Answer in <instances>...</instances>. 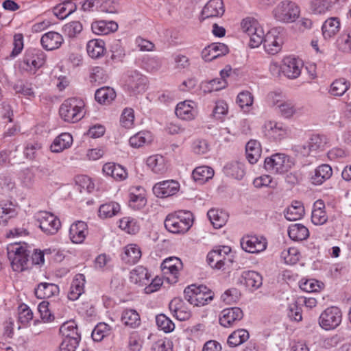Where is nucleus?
Returning <instances> with one entry per match:
<instances>
[{
	"instance_id": "f257e3e1",
	"label": "nucleus",
	"mask_w": 351,
	"mask_h": 351,
	"mask_svg": "<svg viewBox=\"0 0 351 351\" xmlns=\"http://www.w3.org/2000/svg\"><path fill=\"white\" fill-rule=\"evenodd\" d=\"M193 214L189 211L179 210L169 214L165 219L166 230L173 234H184L192 226Z\"/></svg>"
},
{
	"instance_id": "f03ea898",
	"label": "nucleus",
	"mask_w": 351,
	"mask_h": 351,
	"mask_svg": "<svg viewBox=\"0 0 351 351\" xmlns=\"http://www.w3.org/2000/svg\"><path fill=\"white\" fill-rule=\"evenodd\" d=\"M84 101L77 97L65 100L60 108V115L66 122L75 123L81 120L85 114Z\"/></svg>"
},
{
	"instance_id": "7ed1b4c3",
	"label": "nucleus",
	"mask_w": 351,
	"mask_h": 351,
	"mask_svg": "<svg viewBox=\"0 0 351 351\" xmlns=\"http://www.w3.org/2000/svg\"><path fill=\"white\" fill-rule=\"evenodd\" d=\"M272 16L276 21L282 23H293L300 16V8L295 2L284 0L274 7Z\"/></svg>"
},
{
	"instance_id": "20e7f679",
	"label": "nucleus",
	"mask_w": 351,
	"mask_h": 351,
	"mask_svg": "<svg viewBox=\"0 0 351 351\" xmlns=\"http://www.w3.org/2000/svg\"><path fill=\"white\" fill-rule=\"evenodd\" d=\"M184 296L191 304L202 306L213 299L214 294L206 286L193 284L184 289Z\"/></svg>"
},
{
	"instance_id": "39448f33",
	"label": "nucleus",
	"mask_w": 351,
	"mask_h": 351,
	"mask_svg": "<svg viewBox=\"0 0 351 351\" xmlns=\"http://www.w3.org/2000/svg\"><path fill=\"white\" fill-rule=\"evenodd\" d=\"M241 29L250 38L251 47H258L263 43L264 31L256 19L250 16L243 19L241 22Z\"/></svg>"
},
{
	"instance_id": "423d86ee",
	"label": "nucleus",
	"mask_w": 351,
	"mask_h": 351,
	"mask_svg": "<svg viewBox=\"0 0 351 351\" xmlns=\"http://www.w3.org/2000/svg\"><path fill=\"white\" fill-rule=\"evenodd\" d=\"M343 313L340 308L331 306L326 308L318 318L319 326L324 330L336 329L342 322Z\"/></svg>"
},
{
	"instance_id": "0eeeda50",
	"label": "nucleus",
	"mask_w": 351,
	"mask_h": 351,
	"mask_svg": "<svg viewBox=\"0 0 351 351\" xmlns=\"http://www.w3.org/2000/svg\"><path fill=\"white\" fill-rule=\"evenodd\" d=\"M285 32L281 27H276L269 30L263 36V46L265 51L271 55L279 53L284 43Z\"/></svg>"
},
{
	"instance_id": "6e6552de",
	"label": "nucleus",
	"mask_w": 351,
	"mask_h": 351,
	"mask_svg": "<svg viewBox=\"0 0 351 351\" xmlns=\"http://www.w3.org/2000/svg\"><path fill=\"white\" fill-rule=\"evenodd\" d=\"M292 166L290 158L284 154H275L265 159L264 167L267 171L273 174H282Z\"/></svg>"
},
{
	"instance_id": "1a4fd4ad",
	"label": "nucleus",
	"mask_w": 351,
	"mask_h": 351,
	"mask_svg": "<svg viewBox=\"0 0 351 351\" xmlns=\"http://www.w3.org/2000/svg\"><path fill=\"white\" fill-rule=\"evenodd\" d=\"M35 218L40 230L48 235L57 233L61 226L59 219L53 214L47 211L38 213Z\"/></svg>"
},
{
	"instance_id": "9d476101",
	"label": "nucleus",
	"mask_w": 351,
	"mask_h": 351,
	"mask_svg": "<svg viewBox=\"0 0 351 351\" xmlns=\"http://www.w3.org/2000/svg\"><path fill=\"white\" fill-rule=\"evenodd\" d=\"M9 256L14 271L21 272L28 268L29 252L26 247L18 244L12 246Z\"/></svg>"
},
{
	"instance_id": "9b49d317",
	"label": "nucleus",
	"mask_w": 351,
	"mask_h": 351,
	"mask_svg": "<svg viewBox=\"0 0 351 351\" xmlns=\"http://www.w3.org/2000/svg\"><path fill=\"white\" fill-rule=\"evenodd\" d=\"M240 245L247 253L259 254L267 249V240L262 235L247 234L241 239Z\"/></svg>"
},
{
	"instance_id": "f8f14e48",
	"label": "nucleus",
	"mask_w": 351,
	"mask_h": 351,
	"mask_svg": "<svg viewBox=\"0 0 351 351\" xmlns=\"http://www.w3.org/2000/svg\"><path fill=\"white\" fill-rule=\"evenodd\" d=\"M282 75L290 80L298 78L302 72L303 62L299 58L289 55L282 59Z\"/></svg>"
},
{
	"instance_id": "ddd939ff",
	"label": "nucleus",
	"mask_w": 351,
	"mask_h": 351,
	"mask_svg": "<svg viewBox=\"0 0 351 351\" xmlns=\"http://www.w3.org/2000/svg\"><path fill=\"white\" fill-rule=\"evenodd\" d=\"M147 81V77L137 71H128L124 76L125 86L134 94L145 91Z\"/></svg>"
},
{
	"instance_id": "4468645a",
	"label": "nucleus",
	"mask_w": 351,
	"mask_h": 351,
	"mask_svg": "<svg viewBox=\"0 0 351 351\" xmlns=\"http://www.w3.org/2000/svg\"><path fill=\"white\" fill-rule=\"evenodd\" d=\"M231 252L228 246L219 247L208 252L207 255V263L213 269H221L227 262L230 261L228 256Z\"/></svg>"
},
{
	"instance_id": "2eb2a0df",
	"label": "nucleus",
	"mask_w": 351,
	"mask_h": 351,
	"mask_svg": "<svg viewBox=\"0 0 351 351\" xmlns=\"http://www.w3.org/2000/svg\"><path fill=\"white\" fill-rule=\"evenodd\" d=\"M180 183L175 180H167L156 183L153 193L160 198H166L176 195L180 190Z\"/></svg>"
},
{
	"instance_id": "dca6fc26",
	"label": "nucleus",
	"mask_w": 351,
	"mask_h": 351,
	"mask_svg": "<svg viewBox=\"0 0 351 351\" xmlns=\"http://www.w3.org/2000/svg\"><path fill=\"white\" fill-rule=\"evenodd\" d=\"M264 135L272 141H280L287 135V128L282 123L267 121L263 127Z\"/></svg>"
},
{
	"instance_id": "f3484780",
	"label": "nucleus",
	"mask_w": 351,
	"mask_h": 351,
	"mask_svg": "<svg viewBox=\"0 0 351 351\" xmlns=\"http://www.w3.org/2000/svg\"><path fill=\"white\" fill-rule=\"evenodd\" d=\"M161 269L165 274L170 275L167 279L171 283H176L178 281L180 271L182 269V263L179 258L171 256L162 261Z\"/></svg>"
},
{
	"instance_id": "a211bd4d",
	"label": "nucleus",
	"mask_w": 351,
	"mask_h": 351,
	"mask_svg": "<svg viewBox=\"0 0 351 351\" xmlns=\"http://www.w3.org/2000/svg\"><path fill=\"white\" fill-rule=\"evenodd\" d=\"M45 62V53L36 49L27 50L23 60L24 64L26 66L25 69L30 72H35L44 64Z\"/></svg>"
},
{
	"instance_id": "6ab92c4d",
	"label": "nucleus",
	"mask_w": 351,
	"mask_h": 351,
	"mask_svg": "<svg viewBox=\"0 0 351 351\" xmlns=\"http://www.w3.org/2000/svg\"><path fill=\"white\" fill-rule=\"evenodd\" d=\"M176 116L182 120L191 121L198 114L197 104L192 100H185L179 102L175 110Z\"/></svg>"
},
{
	"instance_id": "aec40b11",
	"label": "nucleus",
	"mask_w": 351,
	"mask_h": 351,
	"mask_svg": "<svg viewBox=\"0 0 351 351\" xmlns=\"http://www.w3.org/2000/svg\"><path fill=\"white\" fill-rule=\"evenodd\" d=\"M243 317L242 310L238 307L223 309L219 315L220 324L226 328L231 327Z\"/></svg>"
},
{
	"instance_id": "412c9836",
	"label": "nucleus",
	"mask_w": 351,
	"mask_h": 351,
	"mask_svg": "<svg viewBox=\"0 0 351 351\" xmlns=\"http://www.w3.org/2000/svg\"><path fill=\"white\" fill-rule=\"evenodd\" d=\"M225 8L222 0H210L204 6L201 16L203 20L223 16Z\"/></svg>"
},
{
	"instance_id": "4be33fe9",
	"label": "nucleus",
	"mask_w": 351,
	"mask_h": 351,
	"mask_svg": "<svg viewBox=\"0 0 351 351\" xmlns=\"http://www.w3.org/2000/svg\"><path fill=\"white\" fill-rule=\"evenodd\" d=\"M228 53V47L221 43H213L206 46L202 51V58L206 62L212 61Z\"/></svg>"
},
{
	"instance_id": "5701e85b",
	"label": "nucleus",
	"mask_w": 351,
	"mask_h": 351,
	"mask_svg": "<svg viewBox=\"0 0 351 351\" xmlns=\"http://www.w3.org/2000/svg\"><path fill=\"white\" fill-rule=\"evenodd\" d=\"M88 233L87 224L82 221H77L71 225L69 237L72 243L81 244L84 241Z\"/></svg>"
},
{
	"instance_id": "b1692460",
	"label": "nucleus",
	"mask_w": 351,
	"mask_h": 351,
	"mask_svg": "<svg viewBox=\"0 0 351 351\" xmlns=\"http://www.w3.org/2000/svg\"><path fill=\"white\" fill-rule=\"evenodd\" d=\"M146 204L145 189L141 186L132 187L129 194V206L134 210H141L145 206Z\"/></svg>"
},
{
	"instance_id": "393cba45",
	"label": "nucleus",
	"mask_w": 351,
	"mask_h": 351,
	"mask_svg": "<svg viewBox=\"0 0 351 351\" xmlns=\"http://www.w3.org/2000/svg\"><path fill=\"white\" fill-rule=\"evenodd\" d=\"M169 307L173 316L180 321H186L191 316L190 310L179 298H173L170 302Z\"/></svg>"
},
{
	"instance_id": "a878e982",
	"label": "nucleus",
	"mask_w": 351,
	"mask_h": 351,
	"mask_svg": "<svg viewBox=\"0 0 351 351\" xmlns=\"http://www.w3.org/2000/svg\"><path fill=\"white\" fill-rule=\"evenodd\" d=\"M64 43L62 36L58 32L51 31L44 34L40 38L42 47L47 51L57 49Z\"/></svg>"
},
{
	"instance_id": "bb28decb",
	"label": "nucleus",
	"mask_w": 351,
	"mask_h": 351,
	"mask_svg": "<svg viewBox=\"0 0 351 351\" xmlns=\"http://www.w3.org/2000/svg\"><path fill=\"white\" fill-rule=\"evenodd\" d=\"M141 247L135 243H130L125 245L121 254V260L126 264H136L141 258Z\"/></svg>"
},
{
	"instance_id": "cd10ccee",
	"label": "nucleus",
	"mask_w": 351,
	"mask_h": 351,
	"mask_svg": "<svg viewBox=\"0 0 351 351\" xmlns=\"http://www.w3.org/2000/svg\"><path fill=\"white\" fill-rule=\"evenodd\" d=\"M240 282L248 289L254 291L261 287L263 284V278L261 275L256 271H244L242 272Z\"/></svg>"
},
{
	"instance_id": "c85d7f7f",
	"label": "nucleus",
	"mask_w": 351,
	"mask_h": 351,
	"mask_svg": "<svg viewBox=\"0 0 351 351\" xmlns=\"http://www.w3.org/2000/svg\"><path fill=\"white\" fill-rule=\"evenodd\" d=\"M104 174L112 177L113 179L121 181L128 177L126 169L120 165L114 162H107L104 165L102 168Z\"/></svg>"
},
{
	"instance_id": "c756f323",
	"label": "nucleus",
	"mask_w": 351,
	"mask_h": 351,
	"mask_svg": "<svg viewBox=\"0 0 351 351\" xmlns=\"http://www.w3.org/2000/svg\"><path fill=\"white\" fill-rule=\"evenodd\" d=\"M85 276L82 274H76L72 280L68 298L70 300L75 301L84 292Z\"/></svg>"
},
{
	"instance_id": "7c9ffc66",
	"label": "nucleus",
	"mask_w": 351,
	"mask_h": 351,
	"mask_svg": "<svg viewBox=\"0 0 351 351\" xmlns=\"http://www.w3.org/2000/svg\"><path fill=\"white\" fill-rule=\"evenodd\" d=\"M146 164L154 173L163 174L168 169L165 158L159 154H154L147 158Z\"/></svg>"
},
{
	"instance_id": "2f4dec72",
	"label": "nucleus",
	"mask_w": 351,
	"mask_h": 351,
	"mask_svg": "<svg viewBox=\"0 0 351 351\" xmlns=\"http://www.w3.org/2000/svg\"><path fill=\"white\" fill-rule=\"evenodd\" d=\"M341 22L338 17L327 19L322 26V36L324 39H330L335 36L340 30Z\"/></svg>"
},
{
	"instance_id": "473e14b6",
	"label": "nucleus",
	"mask_w": 351,
	"mask_h": 351,
	"mask_svg": "<svg viewBox=\"0 0 351 351\" xmlns=\"http://www.w3.org/2000/svg\"><path fill=\"white\" fill-rule=\"evenodd\" d=\"M328 220V215L325 210V204L322 200L316 201L312 208L311 221L316 226L323 225Z\"/></svg>"
},
{
	"instance_id": "72a5a7b5",
	"label": "nucleus",
	"mask_w": 351,
	"mask_h": 351,
	"mask_svg": "<svg viewBox=\"0 0 351 351\" xmlns=\"http://www.w3.org/2000/svg\"><path fill=\"white\" fill-rule=\"evenodd\" d=\"M118 29V24L112 21H96L92 23V32L97 35H107L114 32Z\"/></svg>"
},
{
	"instance_id": "f704fd0d",
	"label": "nucleus",
	"mask_w": 351,
	"mask_h": 351,
	"mask_svg": "<svg viewBox=\"0 0 351 351\" xmlns=\"http://www.w3.org/2000/svg\"><path fill=\"white\" fill-rule=\"evenodd\" d=\"M86 51L91 58H100L104 56L106 51L105 43L101 39H92L86 44Z\"/></svg>"
},
{
	"instance_id": "c9c22d12",
	"label": "nucleus",
	"mask_w": 351,
	"mask_h": 351,
	"mask_svg": "<svg viewBox=\"0 0 351 351\" xmlns=\"http://www.w3.org/2000/svg\"><path fill=\"white\" fill-rule=\"evenodd\" d=\"M280 259L287 265H293L300 262L302 267L305 266V262L302 261L299 250L292 247L283 250L280 253Z\"/></svg>"
},
{
	"instance_id": "e433bc0d",
	"label": "nucleus",
	"mask_w": 351,
	"mask_h": 351,
	"mask_svg": "<svg viewBox=\"0 0 351 351\" xmlns=\"http://www.w3.org/2000/svg\"><path fill=\"white\" fill-rule=\"evenodd\" d=\"M149 278L147 269L143 266L134 267L130 273V282L138 286L147 285L149 282Z\"/></svg>"
},
{
	"instance_id": "4c0bfd02",
	"label": "nucleus",
	"mask_w": 351,
	"mask_h": 351,
	"mask_svg": "<svg viewBox=\"0 0 351 351\" xmlns=\"http://www.w3.org/2000/svg\"><path fill=\"white\" fill-rule=\"evenodd\" d=\"M72 143V136L69 133H62L53 140L50 148L52 152L59 153L69 148Z\"/></svg>"
},
{
	"instance_id": "58836bf2",
	"label": "nucleus",
	"mask_w": 351,
	"mask_h": 351,
	"mask_svg": "<svg viewBox=\"0 0 351 351\" xmlns=\"http://www.w3.org/2000/svg\"><path fill=\"white\" fill-rule=\"evenodd\" d=\"M58 293V286L53 283L41 282L35 289V295L39 299L49 298Z\"/></svg>"
},
{
	"instance_id": "ea45409f",
	"label": "nucleus",
	"mask_w": 351,
	"mask_h": 351,
	"mask_svg": "<svg viewBox=\"0 0 351 351\" xmlns=\"http://www.w3.org/2000/svg\"><path fill=\"white\" fill-rule=\"evenodd\" d=\"M332 174V170L328 165H322L315 170L314 175L311 177V182L315 185H320L328 180Z\"/></svg>"
},
{
	"instance_id": "a19ab883",
	"label": "nucleus",
	"mask_w": 351,
	"mask_h": 351,
	"mask_svg": "<svg viewBox=\"0 0 351 351\" xmlns=\"http://www.w3.org/2000/svg\"><path fill=\"white\" fill-rule=\"evenodd\" d=\"M208 217L215 228H220L223 226L228 219V215L225 211L212 208L208 211Z\"/></svg>"
},
{
	"instance_id": "79ce46f5",
	"label": "nucleus",
	"mask_w": 351,
	"mask_h": 351,
	"mask_svg": "<svg viewBox=\"0 0 351 351\" xmlns=\"http://www.w3.org/2000/svg\"><path fill=\"white\" fill-rule=\"evenodd\" d=\"M121 321L124 326L132 328L138 327L141 324L140 315L134 309H125L123 311Z\"/></svg>"
},
{
	"instance_id": "37998d69",
	"label": "nucleus",
	"mask_w": 351,
	"mask_h": 351,
	"mask_svg": "<svg viewBox=\"0 0 351 351\" xmlns=\"http://www.w3.org/2000/svg\"><path fill=\"white\" fill-rule=\"evenodd\" d=\"M305 213V209L300 202L295 201L285 210V217L289 221L300 219Z\"/></svg>"
},
{
	"instance_id": "c03bdc74",
	"label": "nucleus",
	"mask_w": 351,
	"mask_h": 351,
	"mask_svg": "<svg viewBox=\"0 0 351 351\" xmlns=\"http://www.w3.org/2000/svg\"><path fill=\"white\" fill-rule=\"evenodd\" d=\"M73 0H64V1L53 8L54 14L60 19H64L76 10L75 4Z\"/></svg>"
},
{
	"instance_id": "a18cd8bd",
	"label": "nucleus",
	"mask_w": 351,
	"mask_h": 351,
	"mask_svg": "<svg viewBox=\"0 0 351 351\" xmlns=\"http://www.w3.org/2000/svg\"><path fill=\"white\" fill-rule=\"evenodd\" d=\"M60 332L64 339L75 338L77 341L81 340L77 324L73 320L64 322L60 328Z\"/></svg>"
},
{
	"instance_id": "49530a36",
	"label": "nucleus",
	"mask_w": 351,
	"mask_h": 351,
	"mask_svg": "<svg viewBox=\"0 0 351 351\" xmlns=\"http://www.w3.org/2000/svg\"><path fill=\"white\" fill-rule=\"evenodd\" d=\"M214 176L213 169L208 166H200L196 167L192 173V177L195 182L202 184Z\"/></svg>"
},
{
	"instance_id": "de8ad7c7",
	"label": "nucleus",
	"mask_w": 351,
	"mask_h": 351,
	"mask_svg": "<svg viewBox=\"0 0 351 351\" xmlns=\"http://www.w3.org/2000/svg\"><path fill=\"white\" fill-rule=\"evenodd\" d=\"M152 141V133L143 130L132 136L129 139L130 145L134 148H138L150 143Z\"/></svg>"
},
{
	"instance_id": "09e8293b",
	"label": "nucleus",
	"mask_w": 351,
	"mask_h": 351,
	"mask_svg": "<svg viewBox=\"0 0 351 351\" xmlns=\"http://www.w3.org/2000/svg\"><path fill=\"white\" fill-rule=\"evenodd\" d=\"M246 158L250 163H256L261 157V149L260 143L254 140L250 141L245 147Z\"/></svg>"
},
{
	"instance_id": "8fccbe9b",
	"label": "nucleus",
	"mask_w": 351,
	"mask_h": 351,
	"mask_svg": "<svg viewBox=\"0 0 351 351\" xmlns=\"http://www.w3.org/2000/svg\"><path fill=\"white\" fill-rule=\"evenodd\" d=\"M333 9V3L329 0H312L310 10L314 14H324Z\"/></svg>"
},
{
	"instance_id": "3c124183",
	"label": "nucleus",
	"mask_w": 351,
	"mask_h": 351,
	"mask_svg": "<svg viewBox=\"0 0 351 351\" xmlns=\"http://www.w3.org/2000/svg\"><path fill=\"white\" fill-rule=\"evenodd\" d=\"M95 99L97 102L104 104H108L116 97V93L112 88L102 87L95 92Z\"/></svg>"
},
{
	"instance_id": "603ef678",
	"label": "nucleus",
	"mask_w": 351,
	"mask_h": 351,
	"mask_svg": "<svg viewBox=\"0 0 351 351\" xmlns=\"http://www.w3.org/2000/svg\"><path fill=\"white\" fill-rule=\"evenodd\" d=\"M119 227L125 232L135 234L140 230V225L138 221L130 217H124L119 220Z\"/></svg>"
},
{
	"instance_id": "864d4df0",
	"label": "nucleus",
	"mask_w": 351,
	"mask_h": 351,
	"mask_svg": "<svg viewBox=\"0 0 351 351\" xmlns=\"http://www.w3.org/2000/svg\"><path fill=\"white\" fill-rule=\"evenodd\" d=\"M162 66V60L157 56H145L141 61V67L149 73L158 71Z\"/></svg>"
},
{
	"instance_id": "5fc2aeb1",
	"label": "nucleus",
	"mask_w": 351,
	"mask_h": 351,
	"mask_svg": "<svg viewBox=\"0 0 351 351\" xmlns=\"http://www.w3.org/2000/svg\"><path fill=\"white\" fill-rule=\"evenodd\" d=\"M249 332L245 329H239L232 332L228 338V344L231 347L238 346L249 339Z\"/></svg>"
},
{
	"instance_id": "6e6d98bb",
	"label": "nucleus",
	"mask_w": 351,
	"mask_h": 351,
	"mask_svg": "<svg viewBox=\"0 0 351 351\" xmlns=\"http://www.w3.org/2000/svg\"><path fill=\"white\" fill-rule=\"evenodd\" d=\"M288 234L294 241H303L307 238V228L300 223L292 224L289 227Z\"/></svg>"
},
{
	"instance_id": "4d7b16f0",
	"label": "nucleus",
	"mask_w": 351,
	"mask_h": 351,
	"mask_svg": "<svg viewBox=\"0 0 351 351\" xmlns=\"http://www.w3.org/2000/svg\"><path fill=\"white\" fill-rule=\"evenodd\" d=\"M120 205L114 202L102 204L99 209V216L102 219L110 218L120 211Z\"/></svg>"
},
{
	"instance_id": "13d9d810",
	"label": "nucleus",
	"mask_w": 351,
	"mask_h": 351,
	"mask_svg": "<svg viewBox=\"0 0 351 351\" xmlns=\"http://www.w3.org/2000/svg\"><path fill=\"white\" fill-rule=\"evenodd\" d=\"M350 82L345 78L335 80L330 85V93L335 96L343 95L349 88Z\"/></svg>"
},
{
	"instance_id": "bf43d9fd",
	"label": "nucleus",
	"mask_w": 351,
	"mask_h": 351,
	"mask_svg": "<svg viewBox=\"0 0 351 351\" xmlns=\"http://www.w3.org/2000/svg\"><path fill=\"white\" fill-rule=\"evenodd\" d=\"M14 89L16 93L21 94L29 100L33 99L36 97L33 86L31 83L19 82L14 84Z\"/></svg>"
},
{
	"instance_id": "052dcab7",
	"label": "nucleus",
	"mask_w": 351,
	"mask_h": 351,
	"mask_svg": "<svg viewBox=\"0 0 351 351\" xmlns=\"http://www.w3.org/2000/svg\"><path fill=\"white\" fill-rule=\"evenodd\" d=\"M227 86V82L224 79L216 78L202 84V89L205 93L218 91Z\"/></svg>"
},
{
	"instance_id": "680f3d73",
	"label": "nucleus",
	"mask_w": 351,
	"mask_h": 351,
	"mask_svg": "<svg viewBox=\"0 0 351 351\" xmlns=\"http://www.w3.org/2000/svg\"><path fill=\"white\" fill-rule=\"evenodd\" d=\"M326 143V138L318 134H311L308 138V151L322 150Z\"/></svg>"
},
{
	"instance_id": "e2e57ef3",
	"label": "nucleus",
	"mask_w": 351,
	"mask_h": 351,
	"mask_svg": "<svg viewBox=\"0 0 351 351\" xmlns=\"http://www.w3.org/2000/svg\"><path fill=\"white\" fill-rule=\"evenodd\" d=\"M339 49L345 53L351 52V28L346 29L338 38Z\"/></svg>"
},
{
	"instance_id": "0e129e2a",
	"label": "nucleus",
	"mask_w": 351,
	"mask_h": 351,
	"mask_svg": "<svg viewBox=\"0 0 351 351\" xmlns=\"http://www.w3.org/2000/svg\"><path fill=\"white\" fill-rule=\"evenodd\" d=\"M156 325L165 332H172L175 328L173 322L164 314H160L156 317Z\"/></svg>"
},
{
	"instance_id": "69168bd1",
	"label": "nucleus",
	"mask_w": 351,
	"mask_h": 351,
	"mask_svg": "<svg viewBox=\"0 0 351 351\" xmlns=\"http://www.w3.org/2000/svg\"><path fill=\"white\" fill-rule=\"evenodd\" d=\"M120 123L126 129L132 128L134 125V111L132 108H125L121 115Z\"/></svg>"
},
{
	"instance_id": "338daca9",
	"label": "nucleus",
	"mask_w": 351,
	"mask_h": 351,
	"mask_svg": "<svg viewBox=\"0 0 351 351\" xmlns=\"http://www.w3.org/2000/svg\"><path fill=\"white\" fill-rule=\"evenodd\" d=\"M33 319V313L25 304H21L18 307V319L23 325H27Z\"/></svg>"
},
{
	"instance_id": "774afa93",
	"label": "nucleus",
	"mask_w": 351,
	"mask_h": 351,
	"mask_svg": "<svg viewBox=\"0 0 351 351\" xmlns=\"http://www.w3.org/2000/svg\"><path fill=\"white\" fill-rule=\"evenodd\" d=\"M110 327L106 323L98 324L93 329L91 336L95 341H101L104 337L109 335Z\"/></svg>"
}]
</instances>
